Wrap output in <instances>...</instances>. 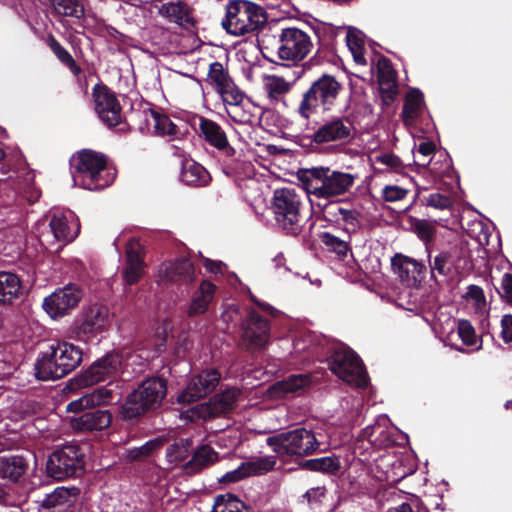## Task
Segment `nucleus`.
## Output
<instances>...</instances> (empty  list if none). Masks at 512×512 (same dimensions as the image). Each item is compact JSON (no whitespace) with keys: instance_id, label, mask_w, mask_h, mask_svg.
<instances>
[{"instance_id":"obj_16","label":"nucleus","mask_w":512,"mask_h":512,"mask_svg":"<svg viewBox=\"0 0 512 512\" xmlns=\"http://www.w3.org/2000/svg\"><path fill=\"white\" fill-rule=\"evenodd\" d=\"M323 219L350 236L361 226V213L356 208L341 205L339 201L318 209Z\"/></svg>"},{"instance_id":"obj_17","label":"nucleus","mask_w":512,"mask_h":512,"mask_svg":"<svg viewBox=\"0 0 512 512\" xmlns=\"http://www.w3.org/2000/svg\"><path fill=\"white\" fill-rule=\"evenodd\" d=\"M221 374L216 369H206L188 382L184 391L178 396V402L186 404L197 401L210 394L219 384Z\"/></svg>"},{"instance_id":"obj_56","label":"nucleus","mask_w":512,"mask_h":512,"mask_svg":"<svg viewBox=\"0 0 512 512\" xmlns=\"http://www.w3.org/2000/svg\"><path fill=\"white\" fill-rule=\"evenodd\" d=\"M425 203L428 207L447 211L451 214L453 208V200L450 196L441 193H431L425 198Z\"/></svg>"},{"instance_id":"obj_35","label":"nucleus","mask_w":512,"mask_h":512,"mask_svg":"<svg viewBox=\"0 0 512 512\" xmlns=\"http://www.w3.org/2000/svg\"><path fill=\"white\" fill-rule=\"evenodd\" d=\"M143 114L148 129H152L154 134L171 138L177 134V126L167 115L154 109L144 110Z\"/></svg>"},{"instance_id":"obj_43","label":"nucleus","mask_w":512,"mask_h":512,"mask_svg":"<svg viewBox=\"0 0 512 512\" xmlns=\"http://www.w3.org/2000/svg\"><path fill=\"white\" fill-rule=\"evenodd\" d=\"M217 459V453L211 447L203 445L194 452L191 460L186 463L185 468L189 473H196L210 466Z\"/></svg>"},{"instance_id":"obj_32","label":"nucleus","mask_w":512,"mask_h":512,"mask_svg":"<svg viewBox=\"0 0 512 512\" xmlns=\"http://www.w3.org/2000/svg\"><path fill=\"white\" fill-rule=\"evenodd\" d=\"M54 353L55 350L51 344L47 350L42 351L37 357L34 370L38 380L49 381L64 377Z\"/></svg>"},{"instance_id":"obj_45","label":"nucleus","mask_w":512,"mask_h":512,"mask_svg":"<svg viewBox=\"0 0 512 512\" xmlns=\"http://www.w3.org/2000/svg\"><path fill=\"white\" fill-rule=\"evenodd\" d=\"M346 43L354 61L359 65H366L363 33L356 28L349 27L346 34Z\"/></svg>"},{"instance_id":"obj_4","label":"nucleus","mask_w":512,"mask_h":512,"mask_svg":"<svg viewBox=\"0 0 512 512\" xmlns=\"http://www.w3.org/2000/svg\"><path fill=\"white\" fill-rule=\"evenodd\" d=\"M166 393L167 386L163 379L152 377L144 380L127 396L121 407V417L124 420H133L158 408Z\"/></svg>"},{"instance_id":"obj_29","label":"nucleus","mask_w":512,"mask_h":512,"mask_svg":"<svg viewBox=\"0 0 512 512\" xmlns=\"http://www.w3.org/2000/svg\"><path fill=\"white\" fill-rule=\"evenodd\" d=\"M310 385V376L295 374L274 383L268 392L272 398L293 397L302 394Z\"/></svg>"},{"instance_id":"obj_11","label":"nucleus","mask_w":512,"mask_h":512,"mask_svg":"<svg viewBox=\"0 0 512 512\" xmlns=\"http://www.w3.org/2000/svg\"><path fill=\"white\" fill-rule=\"evenodd\" d=\"M311 37L301 29L283 28L278 36L277 55L292 63L302 61L312 50Z\"/></svg>"},{"instance_id":"obj_8","label":"nucleus","mask_w":512,"mask_h":512,"mask_svg":"<svg viewBox=\"0 0 512 512\" xmlns=\"http://www.w3.org/2000/svg\"><path fill=\"white\" fill-rule=\"evenodd\" d=\"M328 361L331 371L343 381L359 388L367 386L368 376L361 360L346 345H335Z\"/></svg>"},{"instance_id":"obj_41","label":"nucleus","mask_w":512,"mask_h":512,"mask_svg":"<svg viewBox=\"0 0 512 512\" xmlns=\"http://www.w3.org/2000/svg\"><path fill=\"white\" fill-rule=\"evenodd\" d=\"M159 13L178 25L192 24L189 7L181 1L163 3Z\"/></svg>"},{"instance_id":"obj_18","label":"nucleus","mask_w":512,"mask_h":512,"mask_svg":"<svg viewBox=\"0 0 512 512\" xmlns=\"http://www.w3.org/2000/svg\"><path fill=\"white\" fill-rule=\"evenodd\" d=\"M242 328V343L247 349H261L270 339L269 322L253 310H248Z\"/></svg>"},{"instance_id":"obj_46","label":"nucleus","mask_w":512,"mask_h":512,"mask_svg":"<svg viewBox=\"0 0 512 512\" xmlns=\"http://www.w3.org/2000/svg\"><path fill=\"white\" fill-rule=\"evenodd\" d=\"M276 464V456L267 455L253 457L248 461L242 462L246 477L263 475L271 471Z\"/></svg>"},{"instance_id":"obj_12","label":"nucleus","mask_w":512,"mask_h":512,"mask_svg":"<svg viewBox=\"0 0 512 512\" xmlns=\"http://www.w3.org/2000/svg\"><path fill=\"white\" fill-rule=\"evenodd\" d=\"M122 367V358L117 353H108L99 358L92 365L74 380V385L78 388L92 386L101 381L110 380L109 383H115L119 391V385L114 381Z\"/></svg>"},{"instance_id":"obj_24","label":"nucleus","mask_w":512,"mask_h":512,"mask_svg":"<svg viewBox=\"0 0 512 512\" xmlns=\"http://www.w3.org/2000/svg\"><path fill=\"white\" fill-rule=\"evenodd\" d=\"M197 121L199 136L205 142L223 152L227 157L235 154L234 148L229 145L226 132L218 123L204 116H199Z\"/></svg>"},{"instance_id":"obj_58","label":"nucleus","mask_w":512,"mask_h":512,"mask_svg":"<svg viewBox=\"0 0 512 512\" xmlns=\"http://www.w3.org/2000/svg\"><path fill=\"white\" fill-rule=\"evenodd\" d=\"M408 193L409 190L401 186L386 185L382 189L381 197L386 202H396L405 199Z\"/></svg>"},{"instance_id":"obj_52","label":"nucleus","mask_w":512,"mask_h":512,"mask_svg":"<svg viewBox=\"0 0 512 512\" xmlns=\"http://www.w3.org/2000/svg\"><path fill=\"white\" fill-rule=\"evenodd\" d=\"M190 441L180 439L171 444L166 450V459L171 466L185 460L189 455Z\"/></svg>"},{"instance_id":"obj_28","label":"nucleus","mask_w":512,"mask_h":512,"mask_svg":"<svg viewBox=\"0 0 512 512\" xmlns=\"http://www.w3.org/2000/svg\"><path fill=\"white\" fill-rule=\"evenodd\" d=\"M144 262L142 259V246L136 239H131L126 245V264L123 278L126 284L136 283L143 275Z\"/></svg>"},{"instance_id":"obj_49","label":"nucleus","mask_w":512,"mask_h":512,"mask_svg":"<svg viewBox=\"0 0 512 512\" xmlns=\"http://www.w3.org/2000/svg\"><path fill=\"white\" fill-rule=\"evenodd\" d=\"M291 87L292 82L277 75H268L264 79V89L268 96L273 99H278L282 95L288 93Z\"/></svg>"},{"instance_id":"obj_6","label":"nucleus","mask_w":512,"mask_h":512,"mask_svg":"<svg viewBox=\"0 0 512 512\" xmlns=\"http://www.w3.org/2000/svg\"><path fill=\"white\" fill-rule=\"evenodd\" d=\"M301 208V197L294 189L282 188L275 190L272 211L276 223L287 234L296 236L301 233L304 226Z\"/></svg>"},{"instance_id":"obj_3","label":"nucleus","mask_w":512,"mask_h":512,"mask_svg":"<svg viewBox=\"0 0 512 512\" xmlns=\"http://www.w3.org/2000/svg\"><path fill=\"white\" fill-rule=\"evenodd\" d=\"M342 90V84L334 76L330 74L321 75L303 93L297 109L298 114L303 119L308 120L318 110L322 112L332 111Z\"/></svg>"},{"instance_id":"obj_13","label":"nucleus","mask_w":512,"mask_h":512,"mask_svg":"<svg viewBox=\"0 0 512 512\" xmlns=\"http://www.w3.org/2000/svg\"><path fill=\"white\" fill-rule=\"evenodd\" d=\"M82 466L83 461L79 448L75 445H65L50 455L46 470L50 477L62 480L76 474Z\"/></svg>"},{"instance_id":"obj_39","label":"nucleus","mask_w":512,"mask_h":512,"mask_svg":"<svg viewBox=\"0 0 512 512\" xmlns=\"http://www.w3.org/2000/svg\"><path fill=\"white\" fill-rule=\"evenodd\" d=\"M424 107L423 94L417 90H410L405 97L402 119L406 126L414 125Z\"/></svg>"},{"instance_id":"obj_59","label":"nucleus","mask_w":512,"mask_h":512,"mask_svg":"<svg viewBox=\"0 0 512 512\" xmlns=\"http://www.w3.org/2000/svg\"><path fill=\"white\" fill-rule=\"evenodd\" d=\"M414 228L418 237L425 242L431 241L435 233L433 224L426 220L417 221Z\"/></svg>"},{"instance_id":"obj_36","label":"nucleus","mask_w":512,"mask_h":512,"mask_svg":"<svg viewBox=\"0 0 512 512\" xmlns=\"http://www.w3.org/2000/svg\"><path fill=\"white\" fill-rule=\"evenodd\" d=\"M376 67L381 91L388 97L394 96L397 93V79L391 62L385 57H380Z\"/></svg>"},{"instance_id":"obj_54","label":"nucleus","mask_w":512,"mask_h":512,"mask_svg":"<svg viewBox=\"0 0 512 512\" xmlns=\"http://www.w3.org/2000/svg\"><path fill=\"white\" fill-rule=\"evenodd\" d=\"M320 239L328 250L342 258L346 257L350 251V245L347 240L341 239L330 232L321 233Z\"/></svg>"},{"instance_id":"obj_7","label":"nucleus","mask_w":512,"mask_h":512,"mask_svg":"<svg viewBox=\"0 0 512 512\" xmlns=\"http://www.w3.org/2000/svg\"><path fill=\"white\" fill-rule=\"evenodd\" d=\"M266 442L279 456H307L320 449L317 434L306 428L278 433L268 437Z\"/></svg>"},{"instance_id":"obj_27","label":"nucleus","mask_w":512,"mask_h":512,"mask_svg":"<svg viewBox=\"0 0 512 512\" xmlns=\"http://www.w3.org/2000/svg\"><path fill=\"white\" fill-rule=\"evenodd\" d=\"M392 268L400 281L406 286L417 285L426 270L424 264L403 255H396L392 258Z\"/></svg>"},{"instance_id":"obj_25","label":"nucleus","mask_w":512,"mask_h":512,"mask_svg":"<svg viewBox=\"0 0 512 512\" xmlns=\"http://www.w3.org/2000/svg\"><path fill=\"white\" fill-rule=\"evenodd\" d=\"M118 386L111 382L106 386L94 389L90 393H86L80 398L71 401L67 405V411L79 412L86 408H92L95 406L105 405L113 401L116 397H119L121 393L117 391Z\"/></svg>"},{"instance_id":"obj_9","label":"nucleus","mask_w":512,"mask_h":512,"mask_svg":"<svg viewBox=\"0 0 512 512\" xmlns=\"http://www.w3.org/2000/svg\"><path fill=\"white\" fill-rule=\"evenodd\" d=\"M431 278L436 282L453 279L471 269L467 251L462 246H452L440 251L434 257L429 255Z\"/></svg>"},{"instance_id":"obj_30","label":"nucleus","mask_w":512,"mask_h":512,"mask_svg":"<svg viewBox=\"0 0 512 512\" xmlns=\"http://www.w3.org/2000/svg\"><path fill=\"white\" fill-rule=\"evenodd\" d=\"M79 489L76 487H57L40 501L42 509H53L55 512H66L77 501Z\"/></svg>"},{"instance_id":"obj_19","label":"nucleus","mask_w":512,"mask_h":512,"mask_svg":"<svg viewBox=\"0 0 512 512\" xmlns=\"http://www.w3.org/2000/svg\"><path fill=\"white\" fill-rule=\"evenodd\" d=\"M399 431L394 427L387 415H379L374 424L365 427L359 438L368 441L375 448H384L398 443Z\"/></svg>"},{"instance_id":"obj_14","label":"nucleus","mask_w":512,"mask_h":512,"mask_svg":"<svg viewBox=\"0 0 512 512\" xmlns=\"http://www.w3.org/2000/svg\"><path fill=\"white\" fill-rule=\"evenodd\" d=\"M81 298L82 290L75 284H68L45 297L42 307L52 319H60L70 314Z\"/></svg>"},{"instance_id":"obj_10","label":"nucleus","mask_w":512,"mask_h":512,"mask_svg":"<svg viewBox=\"0 0 512 512\" xmlns=\"http://www.w3.org/2000/svg\"><path fill=\"white\" fill-rule=\"evenodd\" d=\"M79 228L78 219L72 211L54 210L50 213L49 231L42 233L39 241L44 246L57 242L62 247L77 237Z\"/></svg>"},{"instance_id":"obj_40","label":"nucleus","mask_w":512,"mask_h":512,"mask_svg":"<svg viewBox=\"0 0 512 512\" xmlns=\"http://www.w3.org/2000/svg\"><path fill=\"white\" fill-rule=\"evenodd\" d=\"M27 459L22 455H13L0 458V477L16 481L27 470Z\"/></svg>"},{"instance_id":"obj_64","label":"nucleus","mask_w":512,"mask_h":512,"mask_svg":"<svg viewBox=\"0 0 512 512\" xmlns=\"http://www.w3.org/2000/svg\"><path fill=\"white\" fill-rule=\"evenodd\" d=\"M501 335L506 343L512 342V316L504 315L501 320Z\"/></svg>"},{"instance_id":"obj_37","label":"nucleus","mask_w":512,"mask_h":512,"mask_svg":"<svg viewBox=\"0 0 512 512\" xmlns=\"http://www.w3.org/2000/svg\"><path fill=\"white\" fill-rule=\"evenodd\" d=\"M180 180L188 186H205L210 181V176L202 165L187 160L182 164Z\"/></svg>"},{"instance_id":"obj_15","label":"nucleus","mask_w":512,"mask_h":512,"mask_svg":"<svg viewBox=\"0 0 512 512\" xmlns=\"http://www.w3.org/2000/svg\"><path fill=\"white\" fill-rule=\"evenodd\" d=\"M241 391L238 388H228L213 396L208 402L191 408L189 417L206 420L210 417L230 412L236 405Z\"/></svg>"},{"instance_id":"obj_47","label":"nucleus","mask_w":512,"mask_h":512,"mask_svg":"<svg viewBox=\"0 0 512 512\" xmlns=\"http://www.w3.org/2000/svg\"><path fill=\"white\" fill-rule=\"evenodd\" d=\"M211 512H250V508L232 494L219 495Z\"/></svg>"},{"instance_id":"obj_51","label":"nucleus","mask_w":512,"mask_h":512,"mask_svg":"<svg viewBox=\"0 0 512 512\" xmlns=\"http://www.w3.org/2000/svg\"><path fill=\"white\" fill-rule=\"evenodd\" d=\"M57 14L81 18L84 15L83 5L79 0H49Z\"/></svg>"},{"instance_id":"obj_53","label":"nucleus","mask_w":512,"mask_h":512,"mask_svg":"<svg viewBox=\"0 0 512 512\" xmlns=\"http://www.w3.org/2000/svg\"><path fill=\"white\" fill-rule=\"evenodd\" d=\"M47 44L58 60L65 64L74 75L80 73V67L76 64L71 54L54 37H49Z\"/></svg>"},{"instance_id":"obj_33","label":"nucleus","mask_w":512,"mask_h":512,"mask_svg":"<svg viewBox=\"0 0 512 512\" xmlns=\"http://www.w3.org/2000/svg\"><path fill=\"white\" fill-rule=\"evenodd\" d=\"M52 346L55 350L54 357L58 361L63 376L69 374L80 365L83 353L79 347L68 342L52 344Z\"/></svg>"},{"instance_id":"obj_31","label":"nucleus","mask_w":512,"mask_h":512,"mask_svg":"<svg viewBox=\"0 0 512 512\" xmlns=\"http://www.w3.org/2000/svg\"><path fill=\"white\" fill-rule=\"evenodd\" d=\"M111 414L107 410L85 412L71 419V426L78 431H100L110 426Z\"/></svg>"},{"instance_id":"obj_22","label":"nucleus","mask_w":512,"mask_h":512,"mask_svg":"<svg viewBox=\"0 0 512 512\" xmlns=\"http://www.w3.org/2000/svg\"><path fill=\"white\" fill-rule=\"evenodd\" d=\"M109 319V309L103 305H92L84 313L81 321L76 322L72 333L80 340H87L90 335L102 330Z\"/></svg>"},{"instance_id":"obj_1","label":"nucleus","mask_w":512,"mask_h":512,"mask_svg":"<svg viewBox=\"0 0 512 512\" xmlns=\"http://www.w3.org/2000/svg\"><path fill=\"white\" fill-rule=\"evenodd\" d=\"M298 179L311 206L320 209L350 193L358 175L329 166H316L300 170Z\"/></svg>"},{"instance_id":"obj_60","label":"nucleus","mask_w":512,"mask_h":512,"mask_svg":"<svg viewBox=\"0 0 512 512\" xmlns=\"http://www.w3.org/2000/svg\"><path fill=\"white\" fill-rule=\"evenodd\" d=\"M376 162L385 165L387 168L398 172L402 168L400 158L392 153H383L375 158Z\"/></svg>"},{"instance_id":"obj_50","label":"nucleus","mask_w":512,"mask_h":512,"mask_svg":"<svg viewBox=\"0 0 512 512\" xmlns=\"http://www.w3.org/2000/svg\"><path fill=\"white\" fill-rule=\"evenodd\" d=\"M456 331L464 345L474 347L472 350L482 348V340L476 335L474 327L468 320H459Z\"/></svg>"},{"instance_id":"obj_21","label":"nucleus","mask_w":512,"mask_h":512,"mask_svg":"<svg viewBox=\"0 0 512 512\" xmlns=\"http://www.w3.org/2000/svg\"><path fill=\"white\" fill-rule=\"evenodd\" d=\"M161 284L189 285L195 280V269L187 258H179L164 262L158 273Z\"/></svg>"},{"instance_id":"obj_26","label":"nucleus","mask_w":512,"mask_h":512,"mask_svg":"<svg viewBox=\"0 0 512 512\" xmlns=\"http://www.w3.org/2000/svg\"><path fill=\"white\" fill-rule=\"evenodd\" d=\"M207 82L215 88L221 99L228 98L236 101L240 97V90L229 76L227 69L220 62H213L209 65Z\"/></svg>"},{"instance_id":"obj_20","label":"nucleus","mask_w":512,"mask_h":512,"mask_svg":"<svg viewBox=\"0 0 512 512\" xmlns=\"http://www.w3.org/2000/svg\"><path fill=\"white\" fill-rule=\"evenodd\" d=\"M95 111L101 121L108 127H114L121 122V107L116 96L105 86H95L93 89Z\"/></svg>"},{"instance_id":"obj_23","label":"nucleus","mask_w":512,"mask_h":512,"mask_svg":"<svg viewBox=\"0 0 512 512\" xmlns=\"http://www.w3.org/2000/svg\"><path fill=\"white\" fill-rule=\"evenodd\" d=\"M353 125L346 117L334 116L325 121L312 135L317 144L345 141L352 136Z\"/></svg>"},{"instance_id":"obj_38","label":"nucleus","mask_w":512,"mask_h":512,"mask_svg":"<svg viewBox=\"0 0 512 512\" xmlns=\"http://www.w3.org/2000/svg\"><path fill=\"white\" fill-rule=\"evenodd\" d=\"M21 291V281L16 274L0 272V304H12L19 298Z\"/></svg>"},{"instance_id":"obj_5","label":"nucleus","mask_w":512,"mask_h":512,"mask_svg":"<svg viewBox=\"0 0 512 512\" xmlns=\"http://www.w3.org/2000/svg\"><path fill=\"white\" fill-rule=\"evenodd\" d=\"M266 20V14L259 5L247 0H234L226 6L222 26L229 34L241 36L257 31Z\"/></svg>"},{"instance_id":"obj_44","label":"nucleus","mask_w":512,"mask_h":512,"mask_svg":"<svg viewBox=\"0 0 512 512\" xmlns=\"http://www.w3.org/2000/svg\"><path fill=\"white\" fill-rule=\"evenodd\" d=\"M458 321L459 320L455 319L454 317L440 312L436 315L434 329L439 333L445 345L451 346L459 352H465L463 348L454 346L452 343H450V334L456 330Z\"/></svg>"},{"instance_id":"obj_63","label":"nucleus","mask_w":512,"mask_h":512,"mask_svg":"<svg viewBox=\"0 0 512 512\" xmlns=\"http://www.w3.org/2000/svg\"><path fill=\"white\" fill-rule=\"evenodd\" d=\"M307 502L311 505L321 503L322 499L325 497V488L324 487H313L309 489L303 496Z\"/></svg>"},{"instance_id":"obj_57","label":"nucleus","mask_w":512,"mask_h":512,"mask_svg":"<svg viewBox=\"0 0 512 512\" xmlns=\"http://www.w3.org/2000/svg\"><path fill=\"white\" fill-rule=\"evenodd\" d=\"M164 443L163 438H155L152 440H149L144 445L138 448H134L129 451V456L132 459H140L142 457H147L150 455L154 450L160 448Z\"/></svg>"},{"instance_id":"obj_48","label":"nucleus","mask_w":512,"mask_h":512,"mask_svg":"<svg viewBox=\"0 0 512 512\" xmlns=\"http://www.w3.org/2000/svg\"><path fill=\"white\" fill-rule=\"evenodd\" d=\"M303 466L309 471L334 474L340 468V461L335 456H325L306 460Z\"/></svg>"},{"instance_id":"obj_55","label":"nucleus","mask_w":512,"mask_h":512,"mask_svg":"<svg viewBox=\"0 0 512 512\" xmlns=\"http://www.w3.org/2000/svg\"><path fill=\"white\" fill-rule=\"evenodd\" d=\"M464 298L474 308L476 313L482 314L486 311L487 302L484 291L480 286L469 285Z\"/></svg>"},{"instance_id":"obj_2","label":"nucleus","mask_w":512,"mask_h":512,"mask_svg":"<svg viewBox=\"0 0 512 512\" xmlns=\"http://www.w3.org/2000/svg\"><path fill=\"white\" fill-rule=\"evenodd\" d=\"M72 178L75 186L96 191L111 185L115 172L107 166L106 157L93 150H82L71 159Z\"/></svg>"},{"instance_id":"obj_62","label":"nucleus","mask_w":512,"mask_h":512,"mask_svg":"<svg viewBox=\"0 0 512 512\" xmlns=\"http://www.w3.org/2000/svg\"><path fill=\"white\" fill-rule=\"evenodd\" d=\"M244 472L245 471L243 470V465L241 463L236 469L225 473L219 479V481L221 483H234V482L240 481L246 477V474Z\"/></svg>"},{"instance_id":"obj_61","label":"nucleus","mask_w":512,"mask_h":512,"mask_svg":"<svg viewBox=\"0 0 512 512\" xmlns=\"http://www.w3.org/2000/svg\"><path fill=\"white\" fill-rule=\"evenodd\" d=\"M435 150V146L432 142H421L417 148L416 157L419 159V164L422 166H426L429 164L430 160H426L425 158L430 157Z\"/></svg>"},{"instance_id":"obj_34","label":"nucleus","mask_w":512,"mask_h":512,"mask_svg":"<svg viewBox=\"0 0 512 512\" xmlns=\"http://www.w3.org/2000/svg\"><path fill=\"white\" fill-rule=\"evenodd\" d=\"M216 287L210 281L201 282L198 289L193 293L191 302L187 310L189 317H194L205 313L215 296Z\"/></svg>"},{"instance_id":"obj_42","label":"nucleus","mask_w":512,"mask_h":512,"mask_svg":"<svg viewBox=\"0 0 512 512\" xmlns=\"http://www.w3.org/2000/svg\"><path fill=\"white\" fill-rule=\"evenodd\" d=\"M244 94L240 91V97L236 101L223 98L228 116L235 122L240 124H250L254 120V114L243 104Z\"/></svg>"}]
</instances>
